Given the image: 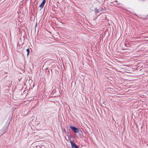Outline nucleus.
I'll return each instance as SVG.
<instances>
[{"mask_svg":"<svg viewBox=\"0 0 148 148\" xmlns=\"http://www.w3.org/2000/svg\"><path fill=\"white\" fill-rule=\"evenodd\" d=\"M26 51L27 52V56H28L29 54V49H27L26 50Z\"/></svg>","mask_w":148,"mask_h":148,"instance_id":"5","label":"nucleus"},{"mask_svg":"<svg viewBox=\"0 0 148 148\" xmlns=\"http://www.w3.org/2000/svg\"><path fill=\"white\" fill-rule=\"evenodd\" d=\"M81 133H82V131H81Z\"/></svg>","mask_w":148,"mask_h":148,"instance_id":"7","label":"nucleus"},{"mask_svg":"<svg viewBox=\"0 0 148 148\" xmlns=\"http://www.w3.org/2000/svg\"><path fill=\"white\" fill-rule=\"evenodd\" d=\"M46 0H43L42 2L41 3L39 7L41 8H42L44 7V5L45 3Z\"/></svg>","mask_w":148,"mask_h":148,"instance_id":"2","label":"nucleus"},{"mask_svg":"<svg viewBox=\"0 0 148 148\" xmlns=\"http://www.w3.org/2000/svg\"><path fill=\"white\" fill-rule=\"evenodd\" d=\"M94 11L95 14H97L98 12H99V10L98 9H97L96 8L94 9Z\"/></svg>","mask_w":148,"mask_h":148,"instance_id":"4","label":"nucleus"},{"mask_svg":"<svg viewBox=\"0 0 148 148\" xmlns=\"http://www.w3.org/2000/svg\"><path fill=\"white\" fill-rule=\"evenodd\" d=\"M104 10V9L103 8H101V9L99 10V12H102Z\"/></svg>","mask_w":148,"mask_h":148,"instance_id":"6","label":"nucleus"},{"mask_svg":"<svg viewBox=\"0 0 148 148\" xmlns=\"http://www.w3.org/2000/svg\"><path fill=\"white\" fill-rule=\"evenodd\" d=\"M71 143L72 147H75V148H78V147L72 141H71Z\"/></svg>","mask_w":148,"mask_h":148,"instance_id":"3","label":"nucleus"},{"mask_svg":"<svg viewBox=\"0 0 148 148\" xmlns=\"http://www.w3.org/2000/svg\"><path fill=\"white\" fill-rule=\"evenodd\" d=\"M70 128L72 130L74 133H78L79 132V130L78 128L73 126H70Z\"/></svg>","mask_w":148,"mask_h":148,"instance_id":"1","label":"nucleus"}]
</instances>
